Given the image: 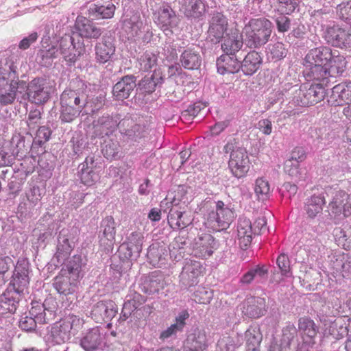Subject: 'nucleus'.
<instances>
[{
	"instance_id": "1",
	"label": "nucleus",
	"mask_w": 351,
	"mask_h": 351,
	"mask_svg": "<svg viewBox=\"0 0 351 351\" xmlns=\"http://www.w3.org/2000/svg\"><path fill=\"white\" fill-rule=\"evenodd\" d=\"M29 264L24 258L18 259L7 289L0 296V313H14L21 295L29 284Z\"/></svg>"
},
{
	"instance_id": "2",
	"label": "nucleus",
	"mask_w": 351,
	"mask_h": 351,
	"mask_svg": "<svg viewBox=\"0 0 351 351\" xmlns=\"http://www.w3.org/2000/svg\"><path fill=\"white\" fill-rule=\"evenodd\" d=\"M16 69L14 57L6 59L0 66V102L3 104H11L15 99L19 84L16 80Z\"/></svg>"
},
{
	"instance_id": "3",
	"label": "nucleus",
	"mask_w": 351,
	"mask_h": 351,
	"mask_svg": "<svg viewBox=\"0 0 351 351\" xmlns=\"http://www.w3.org/2000/svg\"><path fill=\"white\" fill-rule=\"evenodd\" d=\"M223 158L228 160V167L237 178H241L248 171L249 158L245 148L228 143L223 147Z\"/></svg>"
},
{
	"instance_id": "4",
	"label": "nucleus",
	"mask_w": 351,
	"mask_h": 351,
	"mask_svg": "<svg viewBox=\"0 0 351 351\" xmlns=\"http://www.w3.org/2000/svg\"><path fill=\"white\" fill-rule=\"evenodd\" d=\"M83 324L82 319L75 315H69L51 326L49 339L56 344L65 343L70 339L72 335L76 334Z\"/></svg>"
},
{
	"instance_id": "5",
	"label": "nucleus",
	"mask_w": 351,
	"mask_h": 351,
	"mask_svg": "<svg viewBox=\"0 0 351 351\" xmlns=\"http://www.w3.org/2000/svg\"><path fill=\"white\" fill-rule=\"evenodd\" d=\"M223 203L221 201V246L223 248L224 258H232L233 252L236 250L234 232L233 229L228 230L235 216L234 212L228 208H223Z\"/></svg>"
},
{
	"instance_id": "6",
	"label": "nucleus",
	"mask_w": 351,
	"mask_h": 351,
	"mask_svg": "<svg viewBox=\"0 0 351 351\" xmlns=\"http://www.w3.org/2000/svg\"><path fill=\"white\" fill-rule=\"evenodd\" d=\"M347 66V62L343 56L339 54L337 50L334 51L332 58L328 60L325 67H315L313 75H315L314 81L323 82L328 84L330 78H335L342 75Z\"/></svg>"
},
{
	"instance_id": "7",
	"label": "nucleus",
	"mask_w": 351,
	"mask_h": 351,
	"mask_svg": "<svg viewBox=\"0 0 351 351\" xmlns=\"http://www.w3.org/2000/svg\"><path fill=\"white\" fill-rule=\"evenodd\" d=\"M323 82L313 84L308 86L306 84L300 86L298 90H295L293 98V102L300 106H308L314 105L322 101L326 96V90Z\"/></svg>"
},
{
	"instance_id": "8",
	"label": "nucleus",
	"mask_w": 351,
	"mask_h": 351,
	"mask_svg": "<svg viewBox=\"0 0 351 351\" xmlns=\"http://www.w3.org/2000/svg\"><path fill=\"white\" fill-rule=\"evenodd\" d=\"M334 51L328 47H319L311 49L304 59L305 75L311 80L315 79L313 75L315 67H325L328 60L332 58Z\"/></svg>"
},
{
	"instance_id": "9",
	"label": "nucleus",
	"mask_w": 351,
	"mask_h": 351,
	"mask_svg": "<svg viewBox=\"0 0 351 351\" xmlns=\"http://www.w3.org/2000/svg\"><path fill=\"white\" fill-rule=\"evenodd\" d=\"M271 23H248L243 30L244 43L250 48H257L265 45L271 33Z\"/></svg>"
},
{
	"instance_id": "10",
	"label": "nucleus",
	"mask_w": 351,
	"mask_h": 351,
	"mask_svg": "<svg viewBox=\"0 0 351 351\" xmlns=\"http://www.w3.org/2000/svg\"><path fill=\"white\" fill-rule=\"evenodd\" d=\"M267 224L264 217H258L254 222L253 228L250 219L240 218L237 226L239 245L242 250H245L252 241L253 234H259Z\"/></svg>"
},
{
	"instance_id": "11",
	"label": "nucleus",
	"mask_w": 351,
	"mask_h": 351,
	"mask_svg": "<svg viewBox=\"0 0 351 351\" xmlns=\"http://www.w3.org/2000/svg\"><path fill=\"white\" fill-rule=\"evenodd\" d=\"M328 215L334 219H341L351 215V195L343 191L335 193L327 206Z\"/></svg>"
},
{
	"instance_id": "12",
	"label": "nucleus",
	"mask_w": 351,
	"mask_h": 351,
	"mask_svg": "<svg viewBox=\"0 0 351 351\" xmlns=\"http://www.w3.org/2000/svg\"><path fill=\"white\" fill-rule=\"evenodd\" d=\"M52 90V86L46 80L35 78L28 84L27 94L29 101L40 105L49 100Z\"/></svg>"
},
{
	"instance_id": "13",
	"label": "nucleus",
	"mask_w": 351,
	"mask_h": 351,
	"mask_svg": "<svg viewBox=\"0 0 351 351\" xmlns=\"http://www.w3.org/2000/svg\"><path fill=\"white\" fill-rule=\"evenodd\" d=\"M204 271V268L200 262L186 258L179 276L180 282L185 287L194 286L199 282Z\"/></svg>"
},
{
	"instance_id": "14",
	"label": "nucleus",
	"mask_w": 351,
	"mask_h": 351,
	"mask_svg": "<svg viewBox=\"0 0 351 351\" xmlns=\"http://www.w3.org/2000/svg\"><path fill=\"white\" fill-rule=\"evenodd\" d=\"M75 236L73 230L63 228L58 237L57 252L55 257L61 263L71 254L75 247Z\"/></svg>"
},
{
	"instance_id": "15",
	"label": "nucleus",
	"mask_w": 351,
	"mask_h": 351,
	"mask_svg": "<svg viewBox=\"0 0 351 351\" xmlns=\"http://www.w3.org/2000/svg\"><path fill=\"white\" fill-rule=\"evenodd\" d=\"M244 43V38L237 28H226L221 36V49L224 53L234 55Z\"/></svg>"
},
{
	"instance_id": "16",
	"label": "nucleus",
	"mask_w": 351,
	"mask_h": 351,
	"mask_svg": "<svg viewBox=\"0 0 351 351\" xmlns=\"http://www.w3.org/2000/svg\"><path fill=\"white\" fill-rule=\"evenodd\" d=\"M56 302L52 298H47L43 303L35 302L32 303L29 315L35 318L38 324H44L49 320V317L54 315Z\"/></svg>"
},
{
	"instance_id": "17",
	"label": "nucleus",
	"mask_w": 351,
	"mask_h": 351,
	"mask_svg": "<svg viewBox=\"0 0 351 351\" xmlns=\"http://www.w3.org/2000/svg\"><path fill=\"white\" fill-rule=\"evenodd\" d=\"M59 51L66 61L75 62L82 54L84 47L80 43H75L73 36L65 34L60 40Z\"/></svg>"
},
{
	"instance_id": "18",
	"label": "nucleus",
	"mask_w": 351,
	"mask_h": 351,
	"mask_svg": "<svg viewBox=\"0 0 351 351\" xmlns=\"http://www.w3.org/2000/svg\"><path fill=\"white\" fill-rule=\"evenodd\" d=\"M143 241L144 235L143 232L135 231L130 234L127 239V242L122 244L120 248L121 252L125 250L124 258L136 260L139 257Z\"/></svg>"
},
{
	"instance_id": "19",
	"label": "nucleus",
	"mask_w": 351,
	"mask_h": 351,
	"mask_svg": "<svg viewBox=\"0 0 351 351\" xmlns=\"http://www.w3.org/2000/svg\"><path fill=\"white\" fill-rule=\"evenodd\" d=\"M101 229L99 236V243L105 250H112L115 241V222L112 217L107 216L102 219L100 225Z\"/></svg>"
},
{
	"instance_id": "20",
	"label": "nucleus",
	"mask_w": 351,
	"mask_h": 351,
	"mask_svg": "<svg viewBox=\"0 0 351 351\" xmlns=\"http://www.w3.org/2000/svg\"><path fill=\"white\" fill-rule=\"evenodd\" d=\"M117 313V307L111 300L100 301L93 308L90 315L95 322H108Z\"/></svg>"
},
{
	"instance_id": "21",
	"label": "nucleus",
	"mask_w": 351,
	"mask_h": 351,
	"mask_svg": "<svg viewBox=\"0 0 351 351\" xmlns=\"http://www.w3.org/2000/svg\"><path fill=\"white\" fill-rule=\"evenodd\" d=\"M86 260L81 255L72 256L61 269V272L70 276L73 281L82 278L85 274Z\"/></svg>"
},
{
	"instance_id": "22",
	"label": "nucleus",
	"mask_w": 351,
	"mask_h": 351,
	"mask_svg": "<svg viewBox=\"0 0 351 351\" xmlns=\"http://www.w3.org/2000/svg\"><path fill=\"white\" fill-rule=\"evenodd\" d=\"M329 102L332 106L351 104V82H345L335 86Z\"/></svg>"
},
{
	"instance_id": "23",
	"label": "nucleus",
	"mask_w": 351,
	"mask_h": 351,
	"mask_svg": "<svg viewBox=\"0 0 351 351\" xmlns=\"http://www.w3.org/2000/svg\"><path fill=\"white\" fill-rule=\"evenodd\" d=\"M298 330L302 339L301 343L313 346L315 343V339L318 331V328L313 320L306 317L300 318L298 320Z\"/></svg>"
},
{
	"instance_id": "24",
	"label": "nucleus",
	"mask_w": 351,
	"mask_h": 351,
	"mask_svg": "<svg viewBox=\"0 0 351 351\" xmlns=\"http://www.w3.org/2000/svg\"><path fill=\"white\" fill-rule=\"evenodd\" d=\"M103 341L100 328L97 326L83 333L80 344L85 351H97Z\"/></svg>"
},
{
	"instance_id": "25",
	"label": "nucleus",
	"mask_w": 351,
	"mask_h": 351,
	"mask_svg": "<svg viewBox=\"0 0 351 351\" xmlns=\"http://www.w3.org/2000/svg\"><path fill=\"white\" fill-rule=\"evenodd\" d=\"M53 286L59 294L69 296L71 301L74 298L77 283L69 276L60 271V274L54 278Z\"/></svg>"
},
{
	"instance_id": "26",
	"label": "nucleus",
	"mask_w": 351,
	"mask_h": 351,
	"mask_svg": "<svg viewBox=\"0 0 351 351\" xmlns=\"http://www.w3.org/2000/svg\"><path fill=\"white\" fill-rule=\"evenodd\" d=\"M269 274V269L266 265H257L250 269L239 280L241 286H248L256 280L258 283L265 282Z\"/></svg>"
},
{
	"instance_id": "27",
	"label": "nucleus",
	"mask_w": 351,
	"mask_h": 351,
	"mask_svg": "<svg viewBox=\"0 0 351 351\" xmlns=\"http://www.w3.org/2000/svg\"><path fill=\"white\" fill-rule=\"evenodd\" d=\"M60 104L83 110L87 104V97L83 90H65L60 96Z\"/></svg>"
},
{
	"instance_id": "28",
	"label": "nucleus",
	"mask_w": 351,
	"mask_h": 351,
	"mask_svg": "<svg viewBox=\"0 0 351 351\" xmlns=\"http://www.w3.org/2000/svg\"><path fill=\"white\" fill-rule=\"evenodd\" d=\"M136 86V78L133 75H125L113 87V96L117 100L127 99Z\"/></svg>"
},
{
	"instance_id": "29",
	"label": "nucleus",
	"mask_w": 351,
	"mask_h": 351,
	"mask_svg": "<svg viewBox=\"0 0 351 351\" xmlns=\"http://www.w3.org/2000/svg\"><path fill=\"white\" fill-rule=\"evenodd\" d=\"M267 309L265 298L251 297L246 300L243 312L250 317L258 318L265 314Z\"/></svg>"
},
{
	"instance_id": "30",
	"label": "nucleus",
	"mask_w": 351,
	"mask_h": 351,
	"mask_svg": "<svg viewBox=\"0 0 351 351\" xmlns=\"http://www.w3.org/2000/svg\"><path fill=\"white\" fill-rule=\"evenodd\" d=\"M119 115L114 117L103 116L94 125L95 136L103 138L104 136L110 134L118 126L117 121L119 120Z\"/></svg>"
},
{
	"instance_id": "31",
	"label": "nucleus",
	"mask_w": 351,
	"mask_h": 351,
	"mask_svg": "<svg viewBox=\"0 0 351 351\" xmlns=\"http://www.w3.org/2000/svg\"><path fill=\"white\" fill-rule=\"evenodd\" d=\"M206 347L205 332L197 330L188 335L184 351H204Z\"/></svg>"
},
{
	"instance_id": "32",
	"label": "nucleus",
	"mask_w": 351,
	"mask_h": 351,
	"mask_svg": "<svg viewBox=\"0 0 351 351\" xmlns=\"http://www.w3.org/2000/svg\"><path fill=\"white\" fill-rule=\"evenodd\" d=\"M180 11L188 18H198L205 12V5L202 0H181Z\"/></svg>"
},
{
	"instance_id": "33",
	"label": "nucleus",
	"mask_w": 351,
	"mask_h": 351,
	"mask_svg": "<svg viewBox=\"0 0 351 351\" xmlns=\"http://www.w3.org/2000/svg\"><path fill=\"white\" fill-rule=\"evenodd\" d=\"M117 128H119L121 132L130 138L136 139L143 136L142 132L143 128L141 125L134 123V121L130 117H125L117 121Z\"/></svg>"
},
{
	"instance_id": "34",
	"label": "nucleus",
	"mask_w": 351,
	"mask_h": 351,
	"mask_svg": "<svg viewBox=\"0 0 351 351\" xmlns=\"http://www.w3.org/2000/svg\"><path fill=\"white\" fill-rule=\"evenodd\" d=\"M325 203V197L323 194L313 195L307 198L304 209L308 217L314 219L318 214L322 213Z\"/></svg>"
},
{
	"instance_id": "35",
	"label": "nucleus",
	"mask_w": 351,
	"mask_h": 351,
	"mask_svg": "<svg viewBox=\"0 0 351 351\" xmlns=\"http://www.w3.org/2000/svg\"><path fill=\"white\" fill-rule=\"evenodd\" d=\"M115 8L112 3L106 5L93 4L88 9V17L92 20L109 19L114 16Z\"/></svg>"
},
{
	"instance_id": "36",
	"label": "nucleus",
	"mask_w": 351,
	"mask_h": 351,
	"mask_svg": "<svg viewBox=\"0 0 351 351\" xmlns=\"http://www.w3.org/2000/svg\"><path fill=\"white\" fill-rule=\"evenodd\" d=\"M213 237L209 234L206 235L204 238H199L193 246V254L202 258L210 257L213 252Z\"/></svg>"
},
{
	"instance_id": "37",
	"label": "nucleus",
	"mask_w": 351,
	"mask_h": 351,
	"mask_svg": "<svg viewBox=\"0 0 351 351\" xmlns=\"http://www.w3.org/2000/svg\"><path fill=\"white\" fill-rule=\"evenodd\" d=\"M115 47L111 39L103 38L102 41L97 43L95 46L96 59L100 63L108 62L114 53Z\"/></svg>"
},
{
	"instance_id": "38",
	"label": "nucleus",
	"mask_w": 351,
	"mask_h": 351,
	"mask_svg": "<svg viewBox=\"0 0 351 351\" xmlns=\"http://www.w3.org/2000/svg\"><path fill=\"white\" fill-rule=\"evenodd\" d=\"M262 64V58L255 51L248 53L243 60L240 67L246 75H252L260 67Z\"/></svg>"
},
{
	"instance_id": "39",
	"label": "nucleus",
	"mask_w": 351,
	"mask_h": 351,
	"mask_svg": "<svg viewBox=\"0 0 351 351\" xmlns=\"http://www.w3.org/2000/svg\"><path fill=\"white\" fill-rule=\"evenodd\" d=\"M169 214L167 217L169 226L173 229L184 228L189 221L183 217L184 211L179 210L178 205L169 204Z\"/></svg>"
},
{
	"instance_id": "40",
	"label": "nucleus",
	"mask_w": 351,
	"mask_h": 351,
	"mask_svg": "<svg viewBox=\"0 0 351 351\" xmlns=\"http://www.w3.org/2000/svg\"><path fill=\"white\" fill-rule=\"evenodd\" d=\"M189 317V314L186 311H181L176 317L175 323L171 324L166 330H163L160 334V338L162 339H166L176 335L178 332L182 331L186 325V320Z\"/></svg>"
},
{
	"instance_id": "41",
	"label": "nucleus",
	"mask_w": 351,
	"mask_h": 351,
	"mask_svg": "<svg viewBox=\"0 0 351 351\" xmlns=\"http://www.w3.org/2000/svg\"><path fill=\"white\" fill-rule=\"evenodd\" d=\"M180 61L186 69H197L201 65L199 54L191 48L185 49L181 54Z\"/></svg>"
},
{
	"instance_id": "42",
	"label": "nucleus",
	"mask_w": 351,
	"mask_h": 351,
	"mask_svg": "<svg viewBox=\"0 0 351 351\" xmlns=\"http://www.w3.org/2000/svg\"><path fill=\"white\" fill-rule=\"evenodd\" d=\"M73 32L86 38H97L101 35V29L95 23H75Z\"/></svg>"
},
{
	"instance_id": "43",
	"label": "nucleus",
	"mask_w": 351,
	"mask_h": 351,
	"mask_svg": "<svg viewBox=\"0 0 351 351\" xmlns=\"http://www.w3.org/2000/svg\"><path fill=\"white\" fill-rule=\"evenodd\" d=\"M240 68V63L237 60L235 54L230 55L224 53L221 55V75L225 73L234 74Z\"/></svg>"
},
{
	"instance_id": "44",
	"label": "nucleus",
	"mask_w": 351,
	"mask_h": 351,
	"mask_svg": "<svg viewBox=\"0 0 351 351\" xmlns=\"http://www.w3.org/2000/svg\"><path fill=\"white\" fill-rule=\"evenodd\" d=\"M164 79L159 71H154L150 77H145L139 83L141 88L146 93H151L158 85L163 83Z\"/></svg>"
},
{
	"instance_id": "45",
	"label": "nucleus",
	"mask_w": 351,
	"mask_h": 351,
	"mask_svg": "<svg viewBox=\"0 0 351 351\" xmlns=\"http://www.w3.org/2000/svg\"><path fill=\"white\" fill-rule=\"evenodd\" d=\"M247 351H259L262 335L256 328H250L245 333Z\"/></svg>"
},
{
	"instance_id": "46",
	"label": "nucleus",
	"mask_w": 351,
	"mask_h": 351,
	"mask_svg": "<svg viewBox=\"0 0 351 351\" xmlns=\"http://www.w3.org/2000/svg\"><path fill=\"white\" fill-rule=\"evenodd\" d=\"M188 192V187L185 185H180L178 186L176 191V195L173 196L171 200H169L168 197H166L161 201L160 206L161 210L164 212H167L169 210V204L178 205L180 202L184 201L185 202V196Z\"/></svg>"
},
{
	"instance_id": "47",
	"label": "nucleus",
	"mask_w": 351,
	"mask_h": 351,
	"mask_svg": "<svg viewBox=\"0 0 351 351\" xmlns=\"http://www.w3.org/2000/svg\"><path fill=\"white\" fill-rule=\"evenodd\" d=\"M345 35V30L339 27L338 24H334L331 27H327L325 32V38L328 43L332 45L339 46L342 38Z\"/></svg>"
},
{
	"instance_id": "48",
	"label": "nucleus",
	"mask_w": 351,
	"mask_h": 351,
	"mask_svg": "<svg viewBox=\"0 0 351 351\" xmlns=\"http://www.w3.org/2000/svg\"><path fill=\"white\" fill-rule=\"evenodd\" d=\"M164 251L165 249L155 245L149 247L147 256L153 266L160 267L165 263L166 259L164 256Z\"/></svg>"
},
{
	"instance_id": "49",
	"label": "nucleus",
	"mask_w": 351,
	"mask_h": 351,
	"mask_svg": "<svg viewBox=\"0 0 351 351\" xmlns=\"http://www.w3.org/2000/svg\"><path fill=\"white\" fill-rule=\"evenodd\" d=\"M333 268L337 271L342 272V276L345 277L351 272V256L348 254H343L337 256L333 262Z\"/></svg>"
},
{
	"instance_id": "50",
	"label": "nucleus",
	"mask_w": 351,
	"mask_h": 351,
	"mask_svg": "<svg viewBox=\"0 0 351 351\" xmlns=\"http://www.w3.org/2000/svg\"><path fill=\"white\" fill-rule=\"evenodd\" d=\"M154 19L158 22H172L177 19V15L170 5L165 4L154 13Z\"/></svg>"
},
{
	"instance_id": "51",
	"label": "nucleus",
	"mask_w": 351,
	"mask_h": 351,
	"mask_svg": "<svg viewBox=\"0 0 351 351\" xmlns=\"http://www.w3.org/2000/svg\"><path fill=\"white\" fill-rule=\"evenodd\" d=\"M298 330L293 324L288 323V324L282 328V337L280 345L282 348H289L291 342L297 335Z\"/></svg>"
},
{
	"instance_id": "52",
	"label": "nucleus",
	"mask_w": 351,
	"mask_h": 351,
	"mask_svg": "<svg viewBox=\"0 0 351 351\" xmlns=\"http://www.w3.org/2000/svg\"><path fill=\"white\" fill-rule=\"evenodd\" d=\"M61 104V110L60 119L63 123H70L77 117L82 112V110L79 107H74L72 106H66L63 104Z\"/></svg>"
},
{
	"instance_id": "53",
	"label": "nucleus",
	"mask_w": 351,
	"mask_h": 351,
	"mask_svg": "<svg viewBox=\"0 0 351 351\" xmlns=\"http://www.w3.org/2000/svg\"><path fill=\"white\" fill-rule=\"evenodd\" d=\"M158 58L156 54L146 51L139 58V69L143 71H151L157 65Z\"/></svg>"
},
{
	"instance_id": "54",
	"label": "nucleus",
	"mask_w": 351,
	"mask_h": 351,
	"mask_svg": "<svg viewBox=\"0 0 351 351\" xmlns=\"http://www.w3.org/2000/svg\"><path fill=\"white\" fill-rule=\"evenodd\" d=\"M165 280L162 276L152 275L149 280L144 283L145 291L148 294L158 292L164 287Z\"/></svg>"
},
{
	"instance_id": "55",
	"label": "nucleus",
	"mask_w": 351,
	"mask_h": 351,
	"mask_svg": "<svg viewBox=\"0 0 351 351\" xmlns=\"http://www.w3.org/2000/svg\"><path fill=\"white\" fill-rule=\"evenodd\" d=\"M335 236L343 243V245L351 247V224L349 223L343 225L342 228L335 229Z\"/></svg>"
},
{
	"instance_id": "56",
	"label": "nucleus",
	"mask_w": 351,
	"mask_h": 351,
	"mask_svg": "<svg viewBox=\"0 0 351 351\" xmlns=\"http://www.w3.org/2000/svg\"><path fill=\"white\" fill-rule=\"evenodd\" d=\"M254 192L259 199H267L270 193L269 182L263 178L256 179L254 185Z\"/></svg>"
},
{
	"instance_id": "57",
	"label": "nucleus",
	"mask_w": 351,
	"mask_h": 351,
	"mask_svg": "<svg viewBox=\"0 0 351 351\" xmlns=\"http://www.w3.org/2000/svg\"><path fill=\"white\" fill-rule=\"evenodd\" d=\"M14 265V261L10 256H0V287L6 282L7 277L5 274Z\"/></svg>"
},
{
	"instance_id": "58",
	"label": "nucleus",
	"mask_w": 351,
	"mask_h": 351,
	"mask_svg": "<svg viewBox=\"0 0 351 351\" xmlns=\"http://www.w3.org/2000/svg\"><path fill=\"white\" fill-rule=\"evenodd\" d=\"M82 182L86 186H92L99 180V174L95 169H79Z\"/></svg>"
},
{
	"instance_id": "59",
	"label": "nucleus",
	"mask_w": 351,
	"mask_h": 351,
	"mask_svg": "<svg viewBox=\"0 0 351 351\" xmlns=\"http://www.w3.org/2000/svg\"><path fill=\"white\" fill-rule=\"evenodd\" d=\"M276 265L282 276L285 277L291 276L290 261L287 254L285 253L280 254L277 258Z\"/></svg>"
},
{
	"instance_id": "60",
	"label": "nucleus",
	"mask_w": 351,
	"mask_h": 351,
	"mask_svg": "<svg viewBox=\"0 0 351 351\" xmlns=\"http://www.w3.org/2000/svg\"><path fill=\"white\" fill-rule=\"evenodd\" d=\"M268 50L272 59L280 60L287 55V50L282 43L278 42L272 45H269Z\"/></svg>"
},
{
	"instance_id": "61",
	"label": "nucleus",
	"mask_w": 351,
	"mask_h": 351,
	"mask_svg": "<svg viewBox=\"0 0 351 351\" xmlns=\"http://www.w3.org/2000/svg\"><path fill=\"white\" fill-rule=\"evenodd\" d=\"M278 10L282 14H290L298 6V0H278Z\"/></svg>"
},
{
	"instance_id": "62",
	"label": "nucleus",
	"mask_w": 351,
	"mask_h": 351,
	"mask_svg": "<svg viewBox=\"0 0 351 351\" xmlns=\"http://www.w3.org/2000/svg\"><path fill=\"white\" fill-rule=\"evenodd\" d=\"M37 323L38 321L32 316H24L20 319L19 326L23 330L32 331L36 328Z\"/></svg>"
},
{
	"instance_id": "63",
	"label": "nucleus",
	"mask_w": 351,
	"mask_h": 351,
	"mask_svg": "<svg viewBox=\"0 0 351 351\" xmlns=\"http://www.w3.org/2000/svg\"><path fill=\"white\" fill-rule=\"evenodd\" d=\"M41 112L38 109L31 110L28 114L27 123L29 129L34 130L40 123Z\"/></svg>"
},
{
	"instance_id": "64",
	"label": "nucleus",
	"mask_w": 351,
	"mask_h": 351,
	"mask_svg": "<svg viewBox=\"0 0 351 351\" xmlns=\"http://www.w3.org/2000/svg\"><path fill=\"white\" fill-rule=\"evenodd\" d=\"M118 151L119 144L117 141L106 143L102 148V152L108 159L114 157L118 154Z\"/></svg>"
}]
</instances>
